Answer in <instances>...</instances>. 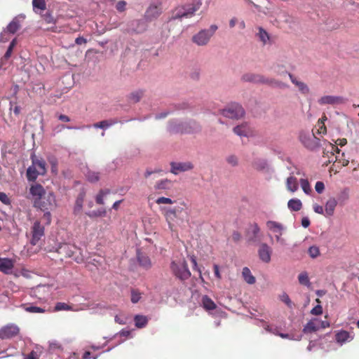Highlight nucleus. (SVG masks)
Returning a JSON list of instances; mask_svg holds the SVG:
<instances>
[{
  "label": "nucleus",
  "instance_id": "1",
  "mask_svg": "<svg viewBox=\"0 0 359 359\" xmlns=\"http://www.w3.org/2000/svg\"><path fill=\"white\" fill-rule=\"evenodd\" d=\"M169 130L172 133L191 134L198 132L201 126L198 122L194 120L184 122L172 121L169 124Z\"/></svg>",
  "mask_w": 359,
  "mask_h": 359
},
{
  "label": "nucleus",
  "instance_id": "2",
  "mask_svg": "<svg viewBox=\"0 0 359 359\" xmlns=\"http://www.w3.org/2000/svg\"><path fill=\"white\" fill-rule=\"evenodd\" d=\"M170 270L172 273L180 280L184 281L191 277V272L184 259L172 261L170 264Z\"/></svg>",
  "mask_w": 359,
  "mask_h": 359
},
{
  "label": "nucleus",
  "instance_id": "3",
  "mask_svg": "<svg viewBox=\"0 0 359 359\" xmlns=\"http://www.w3.org/2000/svg\"><path fill=\"white\" fill-rule=\"evenodd\" d=\"M217 29L218 27L216 25H212L209 29H201L194 34L192 36L191 41L197 46H206Z\"/></svg>",
  "mask_w": 359,
  "mask_h": 359
},
{
  "label": "nucleus",
  "instance_id": "4",
  "mask_svg": "<svg viewBox=\"0 0 359 359\" xmlns=\"http://www.w3.org/2000/svg\"><path fill=\"white\" fill-rule=\"evenodd\" d=\"M201 3L197 1L189 4H186L181 8H177L173 14V19H181L183 18H189L194 15L195 13L199 10Z\"/></svg>",
  "mask_w": 359,
  "mask_h": 359
},
{
  "label": "nucleus",
  "instance_id": "5",
  "mask_svg": "<svg viewBox=\"0 0 359 359\" xmlns=\"http://www.w3.org/2000/svg\"><path fill=\"white\" fill-rule=\"evenodd\" d=\"M222 114L229 118L239 119L245 114V111L241 105L237 103H233L223 109Z\"/></svg>",
  "mask_w": 359,
  "mask_h": 359
},
{
  "label": "nucleus",
  "instance_id": "6",
  "mask_svg": "<svg viewBox=\"0 0 359 359\" xmlns=\"http://www.w3.org/2000/svg\"><path fill=\"white\" fill-rule=\"evenodd\" d=\"M40 199L34 200V206L41 209L42 211H46L52 209L55 204V198L52 193L46 194Z\"/></svg>",
  "mask_w": 359,
  "mask_h": 359
},
{
  "label": "nucleus",
  "instance_id": "7",
  "mask_svg": "<svg viewBox=\"0 0 359 359\" xmlns=\"http://www.w3.org/2000/svg\"><path fill=\"white\" fill-rule=\"evenodd\" d=\"M299 140L304 146L309 150H315L320 147V139L315 136L313 133H301L299 135Z\"/></svg>",
  "mask_w": 359,
  "mask_h": 359
},
{
  "label": "nucleus",
  "instance_id": "8",
  "mask_svg": "<svg viewBox=\"0 0 359 359\" xmlns=\"http://www.w3.org/2000/svg\"><path fill=\"white\" fill-rule=\"evenodd\" d=\"M31 234L30 243L32 245H36L45 235V226L41 224V221L36 220L34 222L31 228Z\"/></svg>",
  "mask_w": 359,
  "mask_h": 359
},
{
  "label": "nucleus",
  "instance_id": "9",
  "mask_svg": "<svg viewBox=\"0 0 359 359\" xmlns=\"http://www.w3.org/2000/svg\"><path fill=\"white\" fill-rule=\"evenodd\" d=\"M20 328L14 324H8L0 329V339H8L16 337Z\"/></svg>",
  "mask_w": 359,
  "mask_h": 359
},
{
  "label": "nucleus",
  "instance_id": "10",
  "mask_svg": "<svg viewBox=\"0 0 359 359\" xmlns=\"http://www.w3.org/2000/svg\"><path fill=\"white\" fill-rule=\"evenodd\" d=\"M170 166V172L174 175H178L180 172L191 170L194 168V165L190 161L171 162Z\"/></svg>",
  "mask_w": 359,
  "mask_h": 359
},
{
  "label": "nucleus",
  "instance_id": "11",
  "mask_svg": "<svg viewBox=\"0 0 359 359\" xmlns=\"http://www.w3.org/2000/svg\"><path fill=\"white\" fill-rule=\"evenodd\" d=\"M260 228L257 223L251 224L246 231V238L249 243H255L259 241Z\"/></svg>",
  "mask_w": 359,
  "mask_h": 359
},
{
  "label": "nucleus",
  "instance_id": "12",
  "mask_svg": "<svg viewBox=\"0 0 359 359\" xmlns=\"http://www.w3.org/2000/svg\"><path fill=\"white\" fill-rule=\"evenodd\" d=\"M272 250L266 243H262L258 250V255L259 259L265 263H269L271 261Z\"/></svg>",
  "mask_w": 359,
  "mask_h": 359
},
{
  "label": "nucleus",
  "instance_id": "13",
  "mask_svg": "<svg viewBox=\"0 0 359 359\" xmlns=\"http://www.w3.org/2000/svg\"><path fill=\"white\" fill-rule=\"evenodd\" d=\"M344 99L339 96H333V95H325L321 97L318 102L320 105H326V104H339L344 103Z\"/></svg>",
  "mask_w": 359,
  "mask_h": 359
},
{
  "label": "nucleus",
  "instance_id": "14",
  "mask_svg": "<svg viewBox=\"0 0 359 359\" xmlns=\"http://www.w3.org/2000/svg\"><path fill=\"white\" fill-rule=\"evenodd\" d=\"M291 82L298 88L299 91L303 95H308L310 93V89L307 84L299 81L293 74L287 73Z\"/></svg>",
  "mask_w": 359,
  "mask_h": 359
},
{
  "label": "nucleus",
  "instance_id": "15",
  "mask_svg": "<svg viewBox=\"0 0 359 359\" xmlns=\"http://www.w3.org/2000/svg\"><path fill=\"white\" fill-rule=\"evenodd\" d=\"M161 12L162 8L161 5H151L147 8L145 16L147 19L151 20L157 18L161 15Z\"/></svg>",
  "mask_w": 359,
  "mask_h": 359
},
{
  "label": "nucleus",
  "instance_id": "16",
  "mask_svg": "<svg viewBox=\"0 0 359 359\" xmlns=\"http://www.w3.org/2000/svg\"><path fill=\"white\" fill-rule=\"evenodd\" d=\"M29 193L34 199H40L46 192L43 187L39 184H32L29 189Z\"/></svg>",
  "mask_w": 359,
  "mask_h": 359
},
{
  "label": "nucleus",
  "instance_id": "17",
  "mask_svg": "<svg viewBox=\"0 0 359 359\" xmlns=\"http://www.w3.org/2000/svg\"><path fill=\"white\" fill-rule=\"evenodd\" d=\"M266 227L273 233H279L280 236H282L283 231L285 229L284 226L276 221L269 220L266 222Z\"/></svg>",
  "mask_w": 359,
  "mask_h": 359
},
{
  "label": "nucleus",
  "instance_id": "18",
  "mask_svg": "<svg viewBox=\"0 0 359 359\" xmlns=\"http://www.w3.org/2000/svg\"><path fill=\"white\" fill-rule=\"evenodd\" d=\"M263 76L262 74L248 73L242 76V80L254 83H262Z\"/></svg>",
  "mask_w": 359,
  "mask_h": 359
},
{
  "label": "nucleus",
  "instance_id": "19",
  "mask_svg": "<svg viewBox=\"0 0 359 359\" xmlns=\"http://www.w3.org/2000/svg\"><path fill=\"white\" fill-rule=\"evenodd\" d=\"M286 188L287 191L294 193L298 190L299 183L297 177L293 175L288 177L286 180Z\"/></svg>",
  "mask_w": 359,
  "mask_h": 359
},
{
  "label": "nucleus",
  "instance_id": "20",
  "mask_svg": "<svg viewBox=\"0 0 359 359\" xmlns=\"http://www.w3.org/2000/svg\"><path fill=\"white\" fill-rule=\"evenodd\" d=\"M353 339V337H351L349 332L346 330H341L336 333L335 334V340L337 343L340 344H343L344 343L351 341Z\"/></svg>",
  "mask_w": 359,
  "mask_h": 359
},
{
  "label": "nucleus",
  "instance_id": "21",
  "mask_svg": "<svg viewBox=\"0 0 359 359\" xmlns=\"http://www.w3.org/2000/svg\"><path fill=\"white\" fill-rule=\"evenodd\" d=\"M233 130L235 134L241 137H247L250 133V128L246 123L234 127Z\"/></svg>",
  "mask_w": 359,
  "mask_h": 359
},
{
  "label": "nucleus",
  "instance_id": "22",
  "mask_svg": "<svg viewBox=\"0 0 359 359\" xmlns=\"http://www.w3.org/2000/svg\"><path fill=\"white\" fill-rule=\"evenodd\" d=\"M13 262L10 259H4L0 260V271L8 274L13 268Z\"/></svg>",
  "mask_w": 359,
  "mask_h": 359
},
{
  "label": "nucleus",
  "instance_id": "23",
  "mask_svg": "<svg viewBox=\"0 0 359 359\" xmlns=\"http://www.w3.org/2000/svg\"><path fill=\"white\" fill-rule=\"evenodd\" d=\"M339 151L340 150L337 146L329 143L328 147H326L324 149V154L327 153H330V155L332 156V160H328L327 162L325 163L326 165L331 163L334 160V158H335V161H337V157H334V153L339 154Z\"/></svg>",
  "mask_w": 359,
  "mask_h": 359
},
{
  "label": "nucleus",
  "instance_id": "24",
  "mask_svg": "<svg viewBox=\"0 0 359 359\" xmlns=\"http://www.w3.org/2000/svg\"><path fill=\"white\" fill-rule=\"evenodd\" d=\"M172 181L168 179L161 180L158 181L154 185V189L156 190H166L170 189L172 187Z\"/></svg>",
  "mask_w": 359,
  "mask_h": 359
},
{
  "label": "nucleus",
  "instance_id": "25",
  "mask_svg": "<svg viewBox=\"0 0 359 359\" xmlns=\"http://www.w3.org/2000/svg\"><path fill=\"white\" fill-rule=\"evenodd\" d=\"M32 165L37 168L40 175H43L46 174V162L43 160L32 158Z\"/></svg>",
  "mask_w": 359,
  "mask_h": 359
},
{
  "label": "nucleus",
  "instance_id": "26",
  "mask_svg": "<svg viewBox=\"0 0 359 359\" xmlns=\"http://www.w3.org/2000/svg\"><path fill=\"white\" fill-rule=\"evenodd\" d=\"M337 205L335 198H330L325 204V213L327 216H332L334 214V209Z\"/></svg>",
  "mask_w": 359,
  "mask_h": 359
},
{
  "label": "nucleus",
  "instance_id": "27",
  "mask_svg": "<svg viewBox=\"0 0 359 359\" xmlns=\"http://www.w3.org/2000/svg\"><path fill=\"white\" fill-rule=\"evenodd\" d=\"M118 123V119L104 120L100 122L94 123L93 127L95 128L105 129V128H107L112 125L116 124Z\"/></svg>",
  "mask_w": 359,
  "mask_h": 359
},
{
  "label": "nucleus",
  "instance_id": "28",
  "mask_svg": "<svg viewBox=\"0 0 359 359\" xmlns=\"http://www.w3.org/2000/svg\"><path fill=\"white\" fill-rule=\"evenodd\" d=\"M40 175L39 172V170L36 168L34 165L29 166L27 170V178L29 181H35L38 177V175Z\"/></svg>",
  "mask_w": 359,
  "mask_h": 359
},
{
  "label": "nucleus",
  "instance_id": "29",
  "mask_svg": "<svg viewBox=\"0 0 359 359\" xmlns=\"http://www.w3.org/2000/svg\"><path fill=\"white\" fill-rule=\"evenodd\" d=\"M262 84H266L270 86L273 87H285L286 85H285L283 83H282L280 81L276 80L274 79H269L267 77L263 76L262 83Z\"/></svg>",
  "mask_w": 359,
  "mask_h": 359
},
{
  "label": "nucleus",
  "instance_id": "30",
  "mask_svg": "<svg viewBox=\"0 0 359 359\" xmlns=\"http://www.w3.org/2000/svg\"><path fill=\"white\" fill-rule=\"evenodd\" d=\"M201 302L205 310H214L216 308L215 303L207 295L202 297Z\"/></svg>",
  "mask_w": 359,
  "mask_h": 359
},
{
  "label": "nucleus",
  "instance_id": "31",
  "mask_svg": "<svg viewBox=\"0 0 359 359\" xmlns=\"http://www.w3.org/2000/svg\"><path fill=\"white\" fill-rule=\"evenodd\" d=\"M243 277L246 283L248 284H254L255 283V278L252 276L250 270L248 267H244L242 271Z\"/></svg>",
  "mask_w": 359,
  "mask_h": 359
},
{
  "label": "nucleus",
  "instance_id": "32",
  "mask_svg": "<svg viewBox=\"0 0 359 359\" xmlns=\"http://www.w3.org/2000/svg\"><path fill=\"white\" fill-rule=\"evenodd\" d=\"M287 206L292 211H299L302 208V203L299 199L292 198L288 201Z\"/></svg>",
  "mask_w": 359,
  "mask_h": 359
},
{
  "label": "nucleus",
  "instance_id": "33",
  "mask_svg": "<svg viewBox=\"0 0 359 359\" xmlns=\"http://www.w3.org/2000/svg\"><path fill=\"white\" fill-rule=\"evenodd\" d=\"M135 325L138 328L144 327L148 323V319L145 316L136 315L134 318Z\"/></svg>",
  "mask_w": 359,
  "mask_h": 359
},
{
  "label": "nucleus",
  "instance_id": "34",
  "mask_svg": "<svg viewBox=\"0 0 359 359\" xmlns=\"http://www.w3.org/2000/svg\"><path fill=\"white\" fill-rule=\"evenodd\" d=\"M74 246L69 244H64L59 248L58 252L60 254H64L66 257H70L74 254V251L72 250Z\"/></svg>",
  "mask_w": 359,
  "mask_h": 359
},
{
  "label": "nucleus",
  "instance_id": "35",
  "mask_svg": "<svg viewBox=\"0 0 359 359\" xmlns=\"http://www.w3.org/2000/svg\"><path fill=\"white\" fill-rule=\"evenodd\" d=\"M143 95H144V92L142 90H136V91L132 92L128 95V100L131 102L136 103V102H138L141 100Z\"/></svg>",
  "mask_w": 359,
  "mask_h": 359
},
{
  "label": "nucleus",
  "instance_id": "36",
  "mask_svg": "<svg viewBox=\"0 0 359 359\" xmlns=\"http://www.w3.org/2000/svg\"><path fill=\"white\" fill-rule=\"evenodd\" d=\"M109 194H110V190L108 189L100 190V191L95 196L96 203L99 204V205H103L104 203V197Z\"/></svg>",
  "mask_w": 359,
  "mask_h": 359
},
{
  "label": "nucleus",
  "instance_id": "37",
  "mask_svg": "<svg viewBox=\"0 0 359 359\" xmlns=\"http://www.w3.org/2000/svg\"><path fill=\"white\" fill-rule=\"evenodd\" d=\"M85 198V194L84 193H80L79 196L76 198V202H75V206H74V212H80L83 207V203L84 201Z\"/></svg>",
  "mask_w": 359,
  "mask_h": 359
},
{
  "label": "nucleus",
  "instance_id": "38",
  "mask_svg": "<svg viewBox=\"0 0 359 359\" xmlns=\"http://www.w3.org/2000/svg\"><path fill=\"white\" fill-rule=\"evenodd\" d=\"M138 262L140 266L148 269L151 266V262L149 257L145 255H139Z\"/></svg>",
  "mask_w": 359,
  "mask_h": 359
},
{
  "label": "nucleus",
  "instance_id": "39",
  "mask_svg": "<svg viewBox=\"0 0 359 359\" xmlns=\"http://www.w3.org/2000/svg\"><path fill=\"white\" fill-rule=\"evenodd\" d=\"M20 27L19 22L14 19L7 26V31L11 34H15Z\"/></svg>",
  "mask_w": 359,
  "mask_h": 359
},
{
  "label": "nucleus",
  "instance_id": "40",
  "mask_svg": "<svg viewBox=\"0 0 359 359\" xmlns=\"http://www.w3.org/2000/svg\"><path fill=\"white\" fill-rule=\"evenodd\" d=\"M86 178L90 182H96L100 180V173L93 170H88L86 174Z\"/></svg>",
  "mask_w": 359,
  "mask_h": 359
},
{
  "label": "nucleus",
  "instance_id": "41",
  "mask_svg": "<svg viewBox=\"0 0 359 359\" xmlns=\"http://www.w3.org/2000/svg\"><path fill=\"white\" fill-rule=\"evenodd\" d=\"M33 9L36 12V9L44 11L46 9V3L45 0H32Z\"/></svg>",
  "mask_w": 359,
  "mask_h": 359
},
{
  "label": "nucleus",
  "instance_id": "42",
  "mask_svg": "<svg viewBox=\"0 0 359 359\" xmlns=\"http://www.w3.org/2000/svg\"><path fill=\"white\" fill-rule=\"evenodd\" d=\"M298 280L301 285L309 286L311 285L308 273L306 272H302L298 276Z\"/></svg>",
  "mask_w": 359,
  "mask_h": 359
},
{
  "label": "nucleus",
  "instance_id": "43",
  "mask_svg": "<svg viewBox=\"0 0 359 359\" xmlns=\"http://www.w3.org/2000/svg\"><path fill=\"white\" fill-rule=\"evenodd\" d=\"M318 330V327L316 325L315 323L313 321H309L306 323L303 329V332L304 333H311L316 332Z\"/></svg>",
  "mask_w": 359,
  "mask_h": 359
},
{
  "label": "nucleus",
  "instance_id": "44",
  "mask_svg": "<svg viewBox=\"0 0 359 359\" xmlns=\"http://www.w3.org/2000/svg\"><path fill=\"white\" fill-rule=\"evenodd\" d=\"M300 184L302 190L306 194H310L311 193L312 189L307 179H301Z\"/></svg>",
  "mask_w": 359,
  "mask_h": 359
},
{
  "label": "nucleus",
  "instance_id": "45",
  "mask_svg": "<svg viewBox=\"0 0 359 359\" xmlns=\"http://www.w3.org/2000/svg\"><path fill=\"white\" fill-rule=\"evenodd\" d=\"M106 214H107L106 210L102 208V209H99L97 210L90 212L87 213V215L90 218H94V217H105Z\"/></svg>",
  "mask_w": 359,
  "mask_h": 359
},
{
  "label": "nucleus",
  "instance_id": "46",
  "mask_svg": "<svg viewBox=\"0 0 359 359\" xmlns=\"http://www.w3.org/2000/svg\"><path fill=\"white\" fill-rule=\"evenodd\" d=\"M43 215L40 219H37L38 221H41V224L43 225L47 226L51 223V214L48 210L43 211Z\"/></svg>",
  "mask_w": 359,
  "mask_h": 359
},
{
  "label": "nucleus",
  "instance_id": "47",
  "mask_svg": "<svg viewBox=\"0 0 359 359\" xmlns=\"http://www.w3.org/2000/svg\"><path fill=\"white\" fill-rule=\"evenodd\" d=\"M257 35L260 41H262L264 44H266V42L269 40V34L262 27L259 28V32Z\"/></svg>",
  "mask_w": 359,
  "mask_h": 359
},
{
  "label": "nucleus",
  "instance_id": "48",
  "mask_svg": "<svg viewBox=\"0 0 359 359\" xmlns=\"http://www.w3.org/2000/svg\"><path fill=\"white\" fill-rule=\"evenodd\" d=\"M41 18L47 24L55 25L56 23V20L50 12H46L45 14H41Z\"/></svg>",
  "mask_w": 359,
  "mask_h": 359
},
{
  "label": "nucleus",
  "instance_id": "49",
  "mask_svg": "<svg viewBox=\"0 0 359 359\" xmlns=\"http://www.w3.org/2000/svg\"><path fill=\"white\" fill-rule=\"evenodd\" d=\"M72 311L73 310L72 306L64 303V302H58L56 304L55 306V311Z\"/></svg>",
  "mask_w": 359,
  "mask_h": 359
},
{
  "label": "nucleus",
  "instance_id": "50",
  "mask_svg": "<svg viewBox=\"0 0 359 359\" xmlns=\"http://www.w3.org/2000/svg\"><path fill=\"white\" fill-rule=\"evenodd\" d=\"M142 294L139 290L135 289L131 290V302L133 304L137 303L140 300Z\"/></svg>",
  "mask_w": 359,
  "mask_h": 359
},
{
  "label": "nucleus",
  "instance_id": "51",
  "mask_svg": "<svg viewBox=\"0 0 359 359\" xmlns=\"http://www.w3.org/2000/svg\"><path fill=\"white\" fill-rule=\"evenodd\" d=\"M308 253L311 258H316L320 255V250L318 247L313 245L309 248Z\"/></svg>",
  "mask_w": 359,
  "mask_h": 359
},
{
  "label": "nucleus",
  "instance_id": "52",
  "mask_svg": "<svg viewBox=\"0 0 359 359\" xmlns=\"http://www.w3.org/2000/svg\"><path fill=\"white\" fill-rule=\"evenodd\" d=\"M15 46V39H13L11 42L6 53L4 54V59L8 60L11 56V54H12V52H13V48Z\"/></svg>",
  "mask_w": 359,
  "mask_h": 359
},
{
  "label": "nucleus",
  "instance_id": "53",
  "mask_svg": "<svg viewBox=\"0 0 359 359\" xmlns=\"http://www.w3.org/2000/svg\"><path fill=\"white\" fill-rule=\"evenodd\" d=\"M280 300L284 302L289 308H292L293 306V304L290 299L289 296L286 293H283L280 297Z\"/></svg>",
  "mask_w": 359,
  "mask_h": 359
},
{
  "label": "nucleus",
  "instance_id": "54",
  "mask_svg": "<svg viewBox=\"0 0 359 359\" xmlns=\"http://www.w3.org/2000/svg\"><path fill=\"white\" fill-rule=\"evenodd\" d=\"M317 125L318 126V129L317 130L316 133L319 134V135H325V134H326L327 128H326L324 123L323 121H321V122L318 121Z\"/></svg>",
  "mask_w": 359,
  "mask_h": 359
},
{
  "label": "nucleus",
  "instance_id": "55",
  "mask_svg": "<svg viewBox=\"0 0 359 359\" xmlns=\"http://www.w3.org/2000/svg\"><path fill=\"white\" fill-rule=\"evenodd\" d=\"M156 203L157 204H172L173 201L169 198L162 196V197H159L156 201Z\"/></svg>",
  "mask_w": 359,
  "mask_h": 359
},
{
  "label": "nucleus",
  "instance_id": "56",
  "mask_svg": "<svg viewBox=\"0 0 359 359\" xmlns=\"http://www.w3.org/2000/svg\"><path fill=\"white\" fill-rule=\"evenodd\" d=\"M165 216H166L167 220H169V219L172 220L174 218H175L177 217L176 210L175 209L168 210L166 212Z\"/></svg>",
  "mask_w": 359,
  "mask_h": 359
},
{
  "label": "nucleus",
  "instance_id": "57",
  "mask_svg": "<svg viewBox=\"0 0 359 359\" xmlns=\"http://www.w3.org/2000/svg\"><path fill=\"white\" fill-rule=\"evenodd\" d=\"M26 311L31 313H43L45 311L43 309L34 306L26 308Z\"/></svg>",
  "mask_w": 359,
  "mask_h": 359
},
{
  "label": "nucleus",
  "instance_id": "58",
  "mask_svg": "<svg viewBox=\"0 0 359 359\" xmlns=\"http://www.w3.org/2000/svg\"><path fill=\"white\" fill-rule=\"evenodd\" d=\"M0 201L5 205H9L11 201L6 193L0 191Z\"/></svg>",
  "mask_w": 359,
  "mask_h": 359
},
{
  "label": "nucleus",
  "instance_id": "59",
  "mask_svg": "<svg viewBox=\"0 0 359 359\" xmlns=\"http://www.w3.org/2000/svg\"><path fill=\"white\" fill-rule=\"evenodd\" d=\"M40 354L36 351H31L24 359H39Z\"/></svg>",
  "mask_w": 359,
  "mask_h": 359
},
{
  "label": "nucleus",
  "instance_id": "60",
  "mask_svg": "<svg viewBox=\"0 0 359 359\" xmlns=\"http://www.w3.org/2000/svg\"><path fill=\"white\" fill-rule=\"evenodd\" d=\"M315 189L318 194H321L325 189V184L323 182L318 181L316 183Z\"/></svg>",
  "mask_w": 359,
  "mask_h": 359
},
{
  "label": "nucleus",
  "instance_id": "61",
  "mask_svg": "<svg viewBox=\"0 0 359 359\" xmlns=\"http://www.w3.org/2000/svg\"><path fill=\"white\" fill-rule=\"evenodd\" d=\"M227 162L231 165L232 166H236L238 165V158L236 156L231 155L227 157Z\"/></svg>",
  "mask_w": 359,
  "mask_h": 359
},
{
  "label": "nucleus",
  "instance_id": "62",
  "mask_svg": "<svg viewBox=\"0 0 359 359\" xmlns=\"http://www.w3.org/2000/svg\"><path fill=\"white\" fill-rule=\"evenodd\" d=\"M311 313L313 315H316V316L320 315L323 313V308L320 305H317L314 308L312 309V310L311 311Z\"/></svg>",
  "mask_w": 359,
  "mask_h": 359
},
{
  "label": "nucleus",
  "instance_id": "63",
  "mask_svg": "<svg viewBox=\"0 0 359 359\" xmlns=\"http://www.w3.org/2000/svg\"><path fill=\"white\" fill-rule=\"evenodd\" d=\"M126 6V3L124 1H120L117 3L116 8L118 11L122 12L125 10Z\"/></svg>",
  "mask_w": 359,
  "mask_h": 359
},
{
  "label": "nucleus",
  "instance_id": "64",
  "mask_svg": "<svg viewBox=\"0 0 359 359\" xmlns=\"http://www.w3.org/2000/svg\"><path fill=\"white\" fill-rule=\"evenodd\" d=\"M50 163L51 164V170L53 172H57V160L54 158L49 160Z\"/></svg>",
  "mask_w": 359,
  "mask_h": 359
}]
</instances>
